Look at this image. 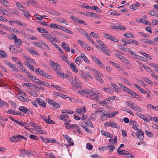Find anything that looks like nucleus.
<instances>
[{"label": "nucleus", "instance_id": "obj_20", "mask_svg": "<svg viewBox=\"0 0 158 158\" xmlns=\"http://www.w3.org/2000/svg\"><path fill=\"white\" fill-rule=\"evenodd\" d=\"M12 31H11V32H14L19 34H23V31L21 30H17L16 28H12Z\"/></svg>", "mask_w": 158, "mask_h": 158}, {"label": "nucleus", "instance_id": "obj_13", "mask_svg": "<svg viewBox=\"0 0 158 158\" xmlns=\"http://www.w3.org/2000/svg\"><path fill=\"white\" fill-rule=\"evenodd\" d=\"M136 114L139 117L143 119L145 122H150L149 120L144 115H142L140 113H136Z\"/></svg>", "mask_w": 158, "mask_h": 158}, {"label": "nucleus", "instance_id": "obj_58", "mask_svg": "<svg viewBox=\"0 0 158 158\" xmlns=\"http://www.w3.org/2000/svg\"><path fill=\"white\" fill-rule=\"evenodd\" d=\"M93 72L95 74H96V75H98L101 76H102L103 75L100 73L97 70L95 69H93Z\"/></svg>", "mask_w": 158, "mask_h": 158}, {"label": "nucleus", "instance_id": "obj_49", "mask_svg": "<svg viewBox=\"0 0 158 158\" xmlns=\"http://www.w3.org/2000/svg\"><path fill=\"white\" fill-rule=\"evenodd\" d=\"M130 43H132L137 46H139V43L135 40L132 39L130 40Z\"/></svg>", "mask_w": 158, "mask_h": 158}, {"label": "nucleus", "instance_id": "obj_39", "mask_svg": "<svg viewBox=\"0 0 158 158\" xmlns=\"http://www.w3.org/2000/svg\"><path fill=\"white\" fill-rule=\"evenodd\" d=\"M24 13L23 14L24 15V16L27 17L28 19H29L30 17L31 16V15L30 14V13L27 10H25V11L23 12Z\"/></svg>", "mask_w": 158, "mask_h": 158}, {"label": "nucleus", "instance_id": "obj_53", "mask_svg": "<svg viewBox=\"0 0 158 158\" xmlns=\"http://www.w3.org/2000/svg\"><path fill=\"white\" fill-rule=\"evenodd\" d=\"M133 96L134 97V98H137V99H139V101H141V98L139 95L137 94L135 92V94H134V95Z\"/></svg>", "mask_w": 158, "mask_h": 158}, {"label": "nucleus", "instance_id": "obj_63", "mask_svg": "<svg viewBox=\"0 0 158 158\" xmlns=\"http://www.w3.org/2000/svg\"><path fill=\"white\" fill-rule=\"evenodd\" d=\"M110 63L114 67H115L116 68L119 69L120 67V65L118 64H117L115 63L114 62H113L110 61Z\"/></svg>", "mask_w": 158, "mask_h": 158}, {"label": "nucleus", "instance_id": "obj_45", "mask_svg": "<svg viewBox=\"0 0 158 158\" xmlns=\"http://www.w3.org/2000/svg\"><path fill=\"white\" fill-rule=\"evenodd\" d=\"M79 32H80L82 35H85V36L87 35L88 33L86 32L84 30L82 29H77Z\"/></svg>", "mask_w": 158, "mask_h": 158}, {"label": "nucleus", "instance_id": "obj_3", "mask_svg": "<svg viewBox=\"0 0 158 158\" xmlns=\"http://www.w3.org/2000/svg\"><path fill=\"white\" fill-rule=\"evenodd\" d=\"M104 36L106 39L113 41L114 42H118V41L117 39L115 38L114 36L110 35L108 34H104Z\"/></svg>", "mask_w": 158, "mask_h": 158}, {"label": "nucleus", "instance_id": "obj_29", "mask_svg": "<svg viewBox=\"0 0 158 158\" xmlns=\"http://www.w3.org/2000/svg\"><path fill=\"white\" fill-rule=\"evenodd\" d=\"M143 79L145 82L149 84L152 85L153 84L152 81L150 80L147 77H143Z\"/></svg>", "mask_w": 158, "mask_h": 158}, {"label": "nucleus", "instance_id": "obj_26", "mask_svg": "<svg viewBox=\"0 0 158 158\" xmlns=\"http://www.w3.org/2000/svg\"><path fill=\"white\" fill-rule=\"evenodd\" d=\"M33 151L31 150H26L24 151V154L27 156H30L31 155H32L33 154Z\"/></svg>", "mask_w": 158, "mask_h": 158}, {"label": "nucleus", "instance_id": "obj_9", "mask_svg": "<svg viewBox=\"0 0 158 158\" xmlns=\"http://www.w3.org/2000/svg\"><path fill=\"white\" fill-rule=\"evenodd\" d=\"M105 47H102V48H100V51L102 52L103 53H105L107 55L110 56V54L108 52L109 49L108 48L105 44H104ZM104 47V46H103Z\"/></svg>", "mask_w": 158, "mask_h": 158}, {"label": "nucleus", "instance_id": "obj_7", "mask_svg": "<svg viewBox=\"0 0 158 158\" xmlns=\"http://www.w3.org/2000/svg\"><path fill=\"white\" fill-rule=\"evenodd\" d=\"M37 102L38 104L43 107H46V103L45 101L40 98H38L37 99Z\"/></svg>", "mask_w": 158, "mask_h": 158}, {"label": "nucleus", "instance_id": "obj_32", "mask_svg": "<svg viewBox=\"0 0 158 158\" xmlns=\"http://www.w3.org/2000/svg\"><path fill=\"white\" fill-rule=\"evenodd\" d=\"M41 35L43 37L49 40H51V39H52V37L48 34H43Z\"/></svg>", "mask_w": 158, "mask_h": 158}, {"label": "nucleus", "instance_id": "obj_46", "mask_svg": "<svg viewBox=\"0 0 158 158\" xmlns=\"http://www.w3.org/2000/svg\"><path fill=\"white\" fill-rule=\"evenodd\" d=\"M108 145L106 146H103L102 147H100L98 148V150L100 151H102L104 150H106L108 149Z\"/></svg>", "mask_w": 158, "mask_h": 158}, {"label": "nucleus", "instance_id": "obj_14", "mask_svg": "<svg viewBox=\"0 0 158 158\" xmlns=\"http://www.w3.org/2000/svg\"><path fill=\"white\" fill-rule=\"evenodd\" d=\"M18 135H16L15 136H13L11 138H10V141L12 142L16 143L19 141V138H18Z\"/></svg>", "mask_w": 158, "mask_h": 158}, {"label": "nucleus", "instance_id": "obj_5", "mask_svg": "<svg viewBox=\"0 0 158 158\" xmlns=\"http://www.w3.org/2000/svg\"><path fill=\"white\" fill-rule=\"evenodd\" d=\"M89 95L91 98L96 100H98L99 98L98 96L93 92H90L88 93Z\"/></svg>", "mask_w": 158, "mask_h": 158}, {"label": "nucleus", "instance_id": "obj_47", "mask_svg": "<svg viewBox=\"0 0 158 158\" xmlns=\"http://www.w3.org/2000/svg\"><path fill=\"white\" fill-rule=\"evenodd\" d=\"M103 76H101L98 75H96V79L100 83H102L103 82V81L102 79V77H103Z\"/></svg>", "mask_w": 158, "mask_h": 158}, {"label": "nucleus", "instance_id": "obj_61", "mask_svg": "<svg viewBox=\"0 0 158 158\" xmlns=\"http://www.w3.org/2000/svg\"><path fill=\"white\" fill-rule=\"evenodd\" d=\"M30 138L34 140H38L39 138H37V136L36 135H29Z\"/></svg>", "mask_w": 158, "mask_h": 158}, {"label": "nucleus", "instance_id": "obj_25", "mask_svg": "<svg viewBox=\"0 0 158 158\" xmlns=\"http://www.w3.org/2000/svg\"><path fill=\"white\" fill-rule=\"evenodd\" d=\"M91 9L96 11L97 12L100 13L101 12L100 9L96 6H94L91 7Z\"/></svg>", "mask_w": 158, "mask_h": 158}, {"label": "nucleus", "instance_id": "obj_8", "mask_svg": "<svg viewBox=\"0 0 158 158\" xmlns=\"http://www.w3.org/2000/svg\"><path fill=\"white\" fill-rule=\"evenodd\" d=\"M130 124L132 126L133 128L135 130H137L138 128H137L139 126V125L135 121L133 120H131L130 123Z\"/></svg>", "mask_w": 158, "mask_h": 158}, {"label": "nucleus", "instance_id": "obj_10", "mask_svg": "<svg viewBox=\"0 0 158 158\" xmlns=\"http://www.w3.org/2000/svg\"><path fill=\"white\" fill-rule=\"evenodd\" d=\"M19 110L25 114H28L30 112V109L28 110L27 108L24 106H21L19 107Z\"/></svg>", "mask_w": 158, "mask_h": 158}, {"label": "nucleus", "instance_id": "obj_43", "mask_svg": "<svg viewBox=\"0 0 158 158\" xmlns=\"http://www.w3.org/2000/svg\"><path fill=\"white\" fill-rule=\"evenodd\" d=\"M9 49L10 50V51L12 53H13V52H15L16 51V49L15 48V46H10L9 47Z\"/></svg>", "mask_w": 158, "mask_h": 158}, {"label": "nucleus", "instance_id": "obj_60", "mask_svg": "<svg viewBox=\"0 0 158 158\" xmlns=\"http://www.w3.org/2000/svg\"><path fill=\"white\" fill-rule=\"evenodd\" d=\"M86 147L89 150H92L93 148V147L92 145L89 143L87 144Z\"/></svg>", "mask_w": 158, "mask_h": 158}, {"label": "nucleus", "instance_id": "obj_30", "mask_svg": "<svg viewBox=\"0 0 158 158\" xmlns=\"http://www.w3.org/2000/svg\"><path fill=\"white\" fill-rule=\"evenodd\" d=\"M37 30L39 31L41 33H48V31L46 29H44L42 28H41L40 27H38L37 28Z\"/></svg>", "mask_w": 158, "mask_h": 158}, {"label": "nucleus", "instance_id": "obj_64", "mask_svg": "<svg viewBox=\"0 0 158 158\" xmlns=\"http://www.w3.org/2000/svg\"><path fill=\"white\" fill-rule=\"evenodd\" d=\"M91 156L93 158H103L97 154L92 155Z\"/></svg>", "mask_w": 158, "mask_h": 158}, {"label": "nucleus", "instance_id": "obj_59", "mask_svg": "<svg viewBox=\"0 0 158 158\" xmlns=\"http://www.w3.org/2000/svg\"><path fill=\"white\" fill-rule=\"evenodd\" d=\"M59 25L56 24H54V23H51L50 27L52 28H55V29L58 28Z\"/></svg>", "mask_w": 158, "mask_h": 158}, {"label": "nucleus", "instance_id": "obj_35", "mask_svg": "<svg viewBox=\"0 0 158 158\" xmlns=\"http://www.w3.org/2000/svg\"><path fill=\"white\" fill-rule=\"evenodd\" d=\"M45 122L48 124H55V122H53L52 120L50 119L49 118V116H48V119L45 120Z\"/></svg>", "mask_w": 158, "mask_h": 158}, {"label": "nucleus", "instance_id": "obj_33", "mask_svg": "<svg viewBox=\"0 0 158 158\" xmlns=\"http://www.w3.org/2000/svg\"><path fill=\"white\" fill-rule=\"evenodd\" d=\"M51 64L54 67H55V68H57L58 67V68H60V65L57 63L54 62L53 61L51 60L50 61Z\"/></svg>", "mask_w": 158, "mask_h": 158}, {"label": "nucleus", "instance_id": "obj_36", "mask_svg": "<svg viewBox=\"0 0 158 158\" xmlns=\"http://www.w3.org/2000/svg\"><path fill=\"white\" fill-rule=\"evenodd\" d=\"M126 102L127 103V106L132 109L134 105V103H132L131 101H127Z\"/></svg>", "mask_w": 158, "mask_h": 158}, {"label": "nucleus", "instance_id": "obj_11", "mask_svg": "<svg viewBox=\"0 0 158 158\" xmlns=\"http://www.w3.org/2000/svg\"><path fill=\"white\" fill-rule=\"evenodd\" d=\"M61 69L62 68L60 66V68L59 67V68L57 67V68H54V71L60 77H61L62 75V73H61L62 71Z\"/></svg>", "mask_w": 158, "mask_h": 158}, {"label": "nucleus", "instance_id": "obj_57", "mask_svg": "<svg viewBox=\"0 0 158 158\" xmlns=\"http://www.w3.org/2000/svg\"><path fill=\"white\" fill-rule=\"evenodd\" d=\"M85 36L87 38V39L90 42L92 43L93 44L94 43V41L93 40L92 38L89 36L88 34Z\"/></svg>", "mask_w": 158, "mask_h": 158}, {"label": "nucleus", "instance_id": "obj_50", "mask_svg": "<svg viewBox=\"0 0 158 158\" xmlns=\"http://www.w3.org/2000/svg\"><path fill=\"white\" fill-rule=\"evenodd\" d=\"M92 59L93 61L97 64H98V63H100V60L96 57L93 56Z\"/></svg>", "mask_w": 158, "mask_h": 158}, {"label": "nucleus", "instance_id": "obj_2", "mask_svg": "<svg viewBox=\"0 0 158 158\" xmlns=\"http://www.w3.org/2000/svg\"><path fill=\"white\" fill-rule=\"evenodd\" d=\"M48 103L54 107L59 108L60 106L59 104L54 101L53 100H51L48 99Z\"/></svg>", "mask_w": 158, "mask_h": 158}, {"label": "nucleus", "instance_id": "obj_62", "mask_svg": "<svg viewBox=\"0 0 158 158\" xmlns=\"http://www.w3.org/2000/svg\"><path fill=\"white\" fill-rule=\"evenodd\" d=\"M63 136L68 141H69V140L71 139V138L66 135L64 134L63 135Z\"/></svg>", "mask_w": 158, "mask_h": 158}, {"label": "nucleus", "instance_id": "obj_37", "mask_svg": "<svg viewBox=\"0 0 158 158\" xmlns=\"http://www.w3.org/2000/svg\"><path fill=\"white\" fill-rule=\"evenodd\" d=\"M1 3L5 6H8L10 5L8 2L6 0H2Z\"/></svg>", "mask_w": 158, "mask_h": 158}, {"label": "nucleus", "instance_id": "obj_16", "mask_svg": "<svg viewBox=\"0 0 158 158\" xmlns=\"http://www.w3.org/2000/svg\"><path fill=\"white\" fill-rule=\"evenodd\" d=\"M101 132L102 134L103 135L106 136L108 137L111 138V139L113 137L112 135L108 132L106 131L103 130H101Z\"/></svg>", "mask_w": 158, "mask_h": 158}, {"label": "nucleus", "instance_id": "obj_18", "mask_svg": "<svg viewBox=\"0 0 158 158\" xmlns=\"http://www.w3.org/2000/svg\"><path fill=\"white\" fill-rule=\"evenodd\" d=\"M141 41L145 43L150 44L152 45H153L154 44V42L153 41L148 39H142Z\"/></svg>", "mask_w": 158, "mask_h": 158}, {"label": "nucleus", "instance_id": "obj_56", "mask_svg": "<svg viewBox=\"0 0 158 158\" xmlns=\"http://www.w3.org/2000/svg\"><path fill=\"white\" fill-rule=\"evenodd\" d=\"M145 133L149 137H152L153 136V134L150 132L146 130L145 131Z\"/></svg>", "mask_w": 158, "mask_h": 158}, {"label": "nucleus", "instance_id": "obj_38", "mask_svg": "<svg viewBox=\"0 0 158 158\" xmlns=\"http://www.w3.org/2000/svg\"><path fill=\"white\" fill-rule=\"evenodd\" d=\"M40 138L42 141L45 143H49V139H47L42 136H41Z\"/></svg>", "mask_w": 158, "mask_h": 158}, {"label": "nucleus", "instance_id": "obj_41", "mask_svg": "<svg viewBox=\"0 0 158 158\" xmlns=\"http://www.w3.org/2000/svg\"><path fill=\"white\" fill-rule=\"evenodd\" d=\"M69 117V116L67 114H63L60 116V118L61 120H64V119H65V118H68Z\"/></svg>", "mask_w": 158, "mask_h": 158}, {"label": "nucleus", "instance_id": "obj_40", "mask_svg": "<svg viewBox=\"0 0 158 158\" xmlns=\"http://www.w3.org/2000/svg\"><path fill=\"white\" fill-rule=\"evenodd\" d=\"M82 60L81 57H78L76 59L75 61L77 64H80L81 63Z\"/></svg>", "mask_w": 158, "mask_h": 158}, {"label": "nucleus", "instance_id": "obj_19", "mask_svg": "<svg viewBox=\"0 0 158 158\" xmlns=\"http://www.w3.org/2000/svg\"><path fill=\"white\" fill-rule=\"evenodd\" d=\"M110 98H108L100 102L101 104H110L111 103V101L109 99Z\"/></svg>", "mask_w": 158, "mask_h": 158}, {"label": "nucleus", "instance_id": "obj_44", "mask_svg": "<svg viewBox=\"0 0 158 158\" xmlns=\"http://www.w3.org/2000/svg\"><path fill=\"white\" fill-rule=\"evenodd\" d=\"M111 85L112 86L116 89L115 92H118V90L120 89L119 87L115 84L114 83H111Z\"/></svg>", "mask_w": 158, "mask_h": 158}, {"label": "nucleus", "instance_id": "obj_17", "mask_svg": "<svg viewBox=\"0 0 158 158\" xmlns=\"http://www.w3.org/2000/svg\"><path fill=\"white\" fill-rule=\"evenodd\" d=\"M76 112L78 114H81V113L84 112V113H85L86 112V110L85 107H84L82 108L76 109Z\"/></svg>", "mask_w": 158, "mask_h": 158}, {"label": "nucleus", "instance_id": "obj_28", "mask_svg": "<svg viewBox=\"0 0 158 158\" xmlns=\"http://www.w3.org/2000/svg\"><path fill=\"white\" fill-rule=\"evenodd\" d=\"M123 35L125 37L127 38H131L133 37L134 36V35L131 33H126L123 34Z\"/></svg>", "mask_w": 158, "mask_h": 158}, {"label": "nucleus", "instance_id": "obj_42", "mask_svg": "<svg viewBox=\"0 0 158 158\" xmlns=\"http://www.w3.org/2000/svg\"><path fill=\"white\" fill-rule=\"evenodd\" d=\"M26 64L27 66L32 71H34V67L31 65V64L28 62H26Z\"/></svg>", "mask_w": 158, "mask_h": 158}, {"label": "nucleus", "instance_id": "obj_1", "mask_svg": "<svg viewBox=\"0 0 158 158\" xmlns=\"http://www.w3.org/2000/svg\"><path fill=\"white\" fill-rule=\"evenodd\" d=\"M120 148H118L117 150L118 153L121 155H126L130 156L131 158H134L135 157V156L134 155H131L129 154L128 152L127 151L123 150L122 151H120Z\"/></svg>", "mask_w": 158, "mask_h": 158}, {"label": "nucleus", "instance_id": "obj_24", "mask_svg": "<svg viewBox=\"0 0 158 158\" xmlns=\"http://www.w3.org/2000/svg\"><path fill=\"white\" fill-rule=\"evenodd\" d=\"M15 48L16 51L15 52H13L14 54H17L23 51L22 48L17 46H15Z\"/></svg>", "mask_w": 158, "mask_h": 158}, {"label": "nucleus", "instance_id": "obj_55", "mask_svg": "<svg viewBox=\"0 0 158 158\" xmlns=\"http://www.w3.org/2000/svg\"><path fill=\"white\" fill-rule=\"evenodd\" d=\"M136 57L138 58L139 59V60H143V61L145 62H147L148 61V60L147 59L143 57L140 56L138 55V56H137Z\"/></svg>", "mask_w": 158, "mask_h": 158}, {"label": "nucleus", "instance_id": "obj_15", "mask_svg": "<svg viewBox=\"0 0 158 158\" xmlns=\"http://www.w3.org/2000/svg\"><path fill=\"white\" fill-rule=\"evenodd\" d=\"M70 67L73 70L75 73L78 72L77 69L76 68L75 64L71 63L69 64Z\"/></svg>", "mask_w": 158, "mask_h": 158}, {"label": "nucleus", "instance_id": "obj_52", "mask_svg": "<svg viewBox=\"0 0 158 158\" xmlns=\"http://www.w3.org/2000/svg\"><path fill=\"white\" fill-rule=\"evenodd\" d=\"M110 145H108V146H109V147H108V148H111L110 149L109 152H113L115 148L114 145H112L110 144Z\"/></svg>", "mask_w": 158, "mask_h": 158}, {"label": "nucleus", "instance_id": "obj_48", "mask_svg": "<svg viewBox=\"0 0 158 158\" xmlns=\"http://www.w3.org/2000/svg\"><path fill=\"white\" fill-rule=\"evenodd\" d=\"M55 47L60 52L63 53V55L65 56V54L63 53V51L58 46V45L56 44H55Z\"/></svg>", "mask_w": 158, "mask_h": 158}, {"label": "nucleus", "instance_id": "obj_4", "mask_svg": "<svg viewBox=\"0 0 158 158\" xmlns=\"http://www.w3.org/2000/svg\"><path fill=\"white\" fill-rule=\"evenodd\" d=\"M70 18L75 21L80 23H83L85 25H87V24L83 20L79 19L78 18L76 17L71 16H70Z\"/></svg>", "mask_w": 158, "mask_h": 158}, {"label": "nucleus", "instance_id": "obj_21", "mask_svg": "<svg viewBox=\"0 0 158 158\" xmlns=\"http://www.w3.org/2000/svg\"><path fill=\"white\" fill-rule=\"evenodd\" d=\"M14 43L18 46H20L22 44V41L20 39H18L17 37L15 39Z\"/></svg>", "mask_w": 158, "mask_h": 158}, {"label": "nucleus", "instance_id": "obj_54", "mask_svg": "<svg viewBox=\"0 0 158 158\" xmlns=\"http://www.w3.org/2000/svg\"><path fill=\"white\" fill-rule=\"evenodd\" d=\"M121 41L122 42H124L125 44H130V40H128L127 39L123 38L121 40Z\"/></svg>", "mask_w": 158, "mask_h": 158}, {"label": "nucleus", "instance_id": "obj_6", "mask_svg": "<svg viewBox=\"0 0 158 158\" xmlns=\"http://www.w3.org/2000/svg\"><path fill=\"white\" fill-rule=\"evenodd\" d=\"M138 132L137 133V137L140 139H142L144 138V133L142 131L139 129H138Z\"/></svg>", "mask_w": 158, "mask_h": 158}, {"label": "nucleus", "instance_id": "obj_31", "mask_svg": "<svg viewBox=\"0 0 158 158\" xmlns=\"http://www.w3.org/2000/svg\"><path fill=\"white\" fill-rule=\"evenodd\" d=\"M81 59H83L84 61L86 63H89V61L88 60V59L84 53H82L81 55Z\"/></svg>", "mask_w": 158, "mask_h": 158}, {"label": "nucleus", "instance_id": "obj_12", "mask_svg": "<svg viewBox=\"0 0 158 158\" xmlns=\"http://www.w3.org/2000/svg\"><path fill=\"white\" fill-rule=\"evenodd\" d=\"M108 112H103L101 116V119L103 121L107 119L108 118Z\"/></svg>", "mask_w": 158, "mask_h": 158}, {"label": "nucleus", "instance_id": "obj_34", "mask_svg": "<svg viewBox=\"0 0 158 158\" xmlns=\"http://www.w3.org/2000/svg\"><path fill=\"white\" fill-rule=\"evenodd\" d=\"M40 84L46 87H48L49 85V84L47 82L40 81V82L39 85Z\"/></svg>", "mask_w": 158, "mask_h": 158}, {"label": "nucleus", "instance_id": "obj_23", "mask_svg": "<svg viewBox=\"0 0 158 158\" xmlns=\"http://www.w3.org/2000/svg\"><path fill=\"white\" fill-rule=\"evenodd\" d=\"M7 113L8 114H12L14 115H18L19 112L17 111H15L13 109H10L8 110L7 112Z\"/></svg>", "mask_w": 158, "mask_h": 158}, {"label": "nucleus", "instance_id": "obj_22", "mask_svg": "<svg viewBox=\"0 0 158 158\" xmlns=\"http://www.w3.org/2000/svg\"><path fill=\"white\" fill-rule=\"evenodd\" d=\"M132 109L133 110L138 112H140L141 111V108L135 104L134 105Z\"/></svg>", "mask_w": 158, "mask_h": 158}, {"label": "nucleus", "instance_id": "obj_51", "mask_svg": "<svg viewBox=\"0 0 158 158\" xmlns=\"http://www.w3.org/2000/svg\"><path fill=\"white\" fill-rule=\"evenodd\" d=\"M0 54L3 57L5 58H6L7 56V54L3 51L0 50Z\"/></svg>", "mask_w": 158, "mask_h": 158}, {"label": "nucleus", "instance_id": "obj_27", "mask_svg": "<svg viewBox=\"0 0 158 158\" xmlns=\"http://www.w3.org/2000/svg\"><path fill=\"white\" fill-rule=\"evenodd\" d=\"M7 37L10 40L14 39L17 37L16 35L13 33L10 34V35H7Z\"/></svg>", "mask_w": 158, "mask_h": 158}]
</instances>
